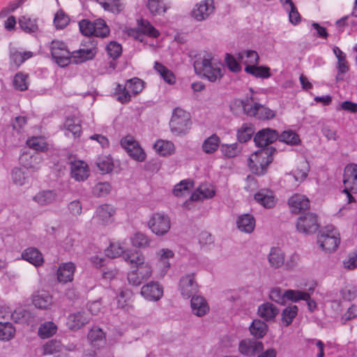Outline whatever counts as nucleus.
Wrapping results in <instances>:
<instances>
[{"label": "nucleus", "mask_w": 357, "mask_h": 357, "mask_svg": "<svg viewBox=\"0 0 357 357\" xmlns=\"http://www.w3.org/2000/svg\"><path fill=\"white\" fill-rule=\"evenodd\" d=\"M272 160L271 151L268 149H261L250 156L248 166L253 173L262 175Z\"/></svg>", "instance_id": "39448f33"}, {"label": "nucleus", "mask_w": 357, "mask_h": 357, "mask_svg": "<svg viewBox=\"0 0 357 357\" xmlns=\"http://www.w3.org/2000/svg\"><path fill=\"white\" fill-rule=\"evenodd\" d=\"M105 10L112 13H119L123 9L121 0H96Z\"/></svg>", "instance_id": "864d4df0"}, {"label": "nucleus", "mask_w": 357, "mask_h": 357, "mask_svg": "<svg viewBox=\"0 0 357 357\" xmlns=\"http://www.w3.org/2000/svg\"><path fill=\"white\" fill-rule=\"evenodd\" d=\"M263 349V343L254 340L245 339L241 340L238 344L239 352L246 356H253Z\"/></svg>", "instance_id": "4be33fe9"}, {"label": "nucleus", "mask_w": 357, "mask_h": 357, "mask_svg": "<svg viewBox=\"0 0 357 357\" xmlns=\"http://www.w3.org/2000/svg\"><path fill=\"white\" fill-rule=\"evenodd\" d=\"M268 261L273 268H279L284 264V253L279 248H272L268 255Z\"/></svg>", "instance_id": "72a5a7b5"}, {"label": "nucleus", "mask_w": 357, "mask_h": 357, "mask_svg": "<svg viewBox=\"0 0 357 357\" xmlns=\"http://www.w3.org/2000/svg\"><path fill=\"white\" fill-rule=\"evenodd\" d=\"M319 248L326 252H332L337 250L340 243V235L338 230L332 225L326 226L317 236Z\"/></svg>", "instance_id": "f03ea898"}, {"label": "nucleus", "mask_w": 357, "mask_h": 357, "mask_svg": "<svg viewBox=\"0 0 357 357\" xmlns=\"http://www.w3.org/2000/svg\"><path fill=\"white\" fill-rule=\"evenodd\" d=\"M291 213L298 214L310 208V200L304 195L296 193L288 199Z\"/></svg>", "instance_id": "6ab92c4d"}, {"label": "nucleus", "mask_w": 357, "mask_h": 357, "mask_svg": "<svg viewBox=\"0 0 357 357\" xmlns=\"http://www.w3.org/2000/svg\"><path fill=\"white\" fill-rule=\"evenodd\" d=\"M310 171V166L306 160L301 161L296 169L292 172L293 176L296 181L303 182L305 180Z\"/></svg>", "instance_id": "c03bdc74"}, {"label": "nucleus", "mask_w": 357, "mask_h": 357, "mask_svg": "<svg viewBox=\"0 0 357 357\" xmlns=\"http://www.w3.org/2000/svg\"><path fill=\"white\" fill-rule=\"evenodd\" d=\"M19 24L22 29L27 33L35 32L38 29L36 20L26 16H22L19 19Z\"/></svg>", "instance_id": "0e129e2a"}, {"label": "nucleus", "mask_w": 357, "mask_h": 357, "mask_svg": "<svg viewBox=\"0 0 357 357\" xmlns=\"http://www.w3.org/2000/svg\"><path fill=\"white\" fill-rule=\"evenodd\" d=\"M237 59L242 62L245 67L252 65H257L259 60L257 52L254 50H247L239 52L237 54Z\"/></svg>", "instance_id": "4c0bfd02"}, {"label": "nucleus", "mask_w": 357, "mask_h": 357, "mask_svg": "<svg viewBox=\"0 0 357 357\" xmlns=\"http://www.w3.org/2000/svg\"><path fill=\"white\" fill-rule=\"evenodd\" d=\"M96 165L102 174L110 172L114 167L112 159L109 155L100 156L96 160Z\"/></svg>", "instance_id": "5fc2aeb1"}, {"label": "nucleus", "mask_w": 357, "mask_h": 357, "mask_svg": "<svg viewBox=\"0 0 357 357\" xmlns=\"http://www.w3.org/2000/svg\"><path fill=\"white\" fill-rule=\"evenodd\" d=\"M41 157L38 155L31 154L30 153H23L20 157V163L28 169L37 171L40 168Z\"/></svg>", "instance_id": "c85d7f7f"}, {"label": "nucleus", "mask_w": 357, "mask_h": 357, "mask_svg": "<svg viewBox=\"0 0 357 357\" xmlns=\"http://www.w3.org/2000/svg\"><path fill=\"white\" fill-rule=\"evenodd\" d=\"M345 199L348 204L356 202L351 192L357 193V165L350 164L345 167L343 175Z\"/></svg>", "instance_id": "423d86ee"}, {"label": "nucleus", "mask_w": 357, "mask_h": 357, "mask_svg": "<svg viewBox=\"0 0 357 357\" xmlns=\"http://www.w3.org/2000/svg\"><path fill=\"white\" fill-rule=\"evenodd\" d=\"M27 146L37 151L44 152L48 150L49 145L43 137H31L26 140Z\"/></svg>", "instance_id": "de8ad7c7"}, {"label": "nucleus", "mask_w": 357, "mask_h": 357, "mask_svg": "<svg viewBox=\"0 0 357 357\" xmlns=\"http://www.w3.org/2000/svg\"><path fill=\"white\" fill-rule=\"evenodd\" d=\"M174 256V252L168 248H162L156 252L157 263L155 276L163 278L170 268L169 259Z\"/></svg>", "instance_id": "ddd939ff"}, {"label": "nucleus", "mask_w": 357, "mask_h": 357, "mask_svg": "<svg viewBox=\"0 0 357 357\" xmlns=\"http://www.w3.org/2000/svg\"><path fill=\"white\" fill-rule=\"evenodd\" d=\"M215 8L214 0H202L194 6L190 15L195 21L202 22L214 13Z\"/></svg>", "instance_id": "f8f14e48"}, {"label": "nucleus", "mask_w": 357, "mask_h": 357, "mask_svg": "<svg viewBox=\"0 0 357 357\" xmlns=\"http://www.w3.org/2000/svg\"><path fill=\"white\" fill-rule=\"evenodd\" d=\"M243 112L249 116L259 120H268L275 117V112L265 105L254 101L252 98H247L241 102Z\"/></svg>", "instance_id": "0eeeda50"}, {"label": "nucleus", "mask_w": 357, "mask_h": 357, "mask_svg": "<svg viewBox=\"0 0 357 357\" xmlns=\"http://www.w3.org/2000/svg\"><path fill=\"white\" fill-rule=\"evenodd\" d=\"M255 132L254 126L251 123H244L237 131V138L240 142L249 141Z\"/></svg>", "instance_id": "8fccbe9b"}, {"label": "nucleus", "mask_w": 357, "mask_h": 357, "mask_svg": "<svg viewBox=\"0 0 357 357\" xmlns=\"http://www.w3.org/2000/svg\"><path fill=\"white\" fill-rule=\"evenodd\" d=\"M66 129L70 132L75 137H79L81 133V126L77 119L68 117L65 122Z\"/></svg>", "instance_id": "4d7b16f0"}, {"label": "nucleus", "mask_w": 357, "mask_h": 357, "mask_svg": "<svg viewBox=\"0 0 357 357\" xmlns=\"http://www.w3.org/2000/svg\"><path fill=\"white\" fill-rule=\"evenodd\" d=\"M269 297L273 301L280 305H284L286 299L294 302H297L300 300H307L309 298V294L301 291L291 289L283 292L281 289L275 287L271 291Z\"/></svg>", "instance_id": "1a4fd4ad"}, {"label": "nucleus", "mask_w": 357, "mask_h": 357, "mask_svg": "<svg viewBox=\"0 0 357 357\" xmlns=\"http://www.w3.org/2000/svg\"><path fill=\"white\" fill-rule=\"evenodd\" d=\"M268 326L266 324L259 319L253 320L251 326H250V331L251 334L257 338L263 337L267 332Z\"/></svg>", "instance_id": "09e8293b"}, {"label": "nucleus", "mask_w": 357, "mask_h": 357, "mask_svg": "<svg viewBox=\"0 0 357 357\" xmlns=\"http://www.w3.org/2000/svg\"><path fill=\"white\" fill-rule=\"evenodd\" d=\"M131 242L134 247L145 248L150 245L151 239L144 234L137 232L131 238Z\"/></svg>", "instance_id": "052dcab7"}, {"label": "nucleus", "mask_w": 357, "mask_h": 357, "mask_svg": "<svg viewBox=\"0 0 357 357\" xmlns=\"http://www.w3.org/2000/svg\"><path fill=\"white\" fill-rule=\"evenodd\" d=\"M179 290L183 298H189L195 296L199 291V285L195 280L194 273H189L181 277L179 281Z\"/></svg>", "instance_id": "2eb2a0df"}, {"label": "nucleus", "mask_w": 357, "mask_h": 357, "mask_svg": "<svg viewBox=\"0 0 357 357\" xmlns=\"http://www.w3.org/2000/svg\"><path fill=\"white\" fill-rule=\"evenodd\" d=\"M146 6L150 13L153 16L162 15L169 8L164 0H148Z\"/></svg>", "instance_id": "58836bf2"}, {"label": "nucleus", "mask_w": 357, "mask_h": 357, "mask_svg": "<svg viewBox=\"0 0 357 357\" xmlns=\"http://www.w3.org/2000/svg\"><path fill=\"white\" fill-rule=\"evenodd\" d=\"M238 229L243 233L250 234L255 227V219L250 214L240 215L236 220Z\"/></svg>", "instance_id": "7c9ffc66"}, {"label": "nucleus", "mask_w": 357, "mask_h": 357, "mask_svg": "<svg viewBox=\"0 0 357 357\" xmlns=\"http://www.w3.org/2000/svg\"><path fill=\"white\" fill-rule=\"evenodd\" d=\"M62 345L59 341L52 340L47 342L41 348L42 354L52 355L61 351Z\"/></svg>", "instance_id": "6e6d98bb"}, {"label": "nucleus", "mask_w": 357, "mask_h": 357, "mask_svg": "<svg viewBox=\"0 0 357 357\" xmlns=\"http://www.w3.org/2000/svg\"><path fill=\"white\" fill-rule=\"evenodd\" d=\"M242 151V146L238 143L222 144L220 145V151L224 157L227 158H233L240 155Z\"/></svg>", "instance_id": "a19ab883"}, {"label": "nucleus", "mask_w": 357, "mask_h": 357, "mask_svg": "<svg viewBox=\"0 0 357 357\" xmlns=\"http://www.w3.org/2000/svg\"><path fill=\"white\" fill-rule=\"evenodd\" d=\"M16 334V328L10 322H0V340L8 342L13 340Z\"/></svg>", "instance_id": "ea45409f"}, {"label": "nucleus", "mask_w": 357, "mask_h": 357, "mask_svg": "<svg viewBox=\"0 0 357 357\" xmlns=\"http://www.w3.org/2000/svg\"><path fill=\"white\" fill-rule=\"evenodd\" d=\"M128 89L132 95H137L141 93L144 87V83L139 78L134 77L126 81Z\"/></svg>", "instance_id": "13d9d810"}, {"label": "nucleus", "mask_w": 357, "mask_h": 357, "mask_svg": "<svg viewBox=\"0 0 357 357\" xmlns=\"http://www.w3.org/2000/svg\"><path fill=\"white\" fill-rule=\"evenodd\" d=\"M57 326L53 321H45L40 324L38 334L43 339L49 338L56 334Z\"/></svg>", "instance_id": "a18cd8bd"}, {"label": "nucleus", "mask_w": 357, "mask_h": 357, "mask_svg": "<svg viewBox=\"0 0 357 357\" xmlns=\"http://www.w3.org/2000/svg\"><path fill=\"white\" fill-rule=\"evenodd\" d=\"M298 307L291 305L285 307L281 314L282 322L285 327L289 326L298 314Z\"/></svg>", "instance_id": "49530a36"}, {"label": "nucleus", "mask_w": 357, "mask_h": 357, "mask_svg": "<svg viewBox=\"0 0 357 357\" xmlns=\"http://www.w3.org/2000/svg\"><path fill=\"white\" fill-rule=\"evenodd\" d=\"M203 75L212 82L220 80L223 75V66L211 53H205L200 62Z\"/></svg>", "instance_id": "7ed1b4c3"}, {"label": "nucleus", "mask_w": 357, "mask_h": 357, "mask_svg": "<svg viewBox=\"0 0 357 357\" xmlns=\"http://www.w3.org/2000/svg\"><path fill=\"white\" fill-rule=\"evenodd\" d=\"M90 174L89 165L82 160H74L70 162V175L77 181H84Z\"/></svg>", "instance_id": "412c9836"}, {"label": "nucleus", "mask_w": 357, "mask_h": 357, "mask_svg": "<svg viewBox=\"0 0 357 357\" xmlns=\"http://www.w3.org/2000/svg\"><path fill=\"white\" fill-rule=\"evenodd\" d=\"M11 178L13 183L17 185L22 186L28 182V177L20 168H14L11 172Z\"/></svg>", "instance_id": "69168bd1"}, {"label": "nucleus", "mask_w": 357, "mask_h": 357, "mask_svg": "<svg viewBox=\"0 0 357 357\" xmlns=\"http://www.w3.org/2000/svg\"><path fill=\"white\" fill-rule=\"evenodd\" d=\"M97 53V48L93 46L87 49H80L72 54V57L76 63L85 62L93 59Z\"/></svg>", "instance_id": "f704fd0d"}, {"label": "nucleus", "mask_w": 357, "mask_h": 357, "mask_svg": "<svg viewBox=\"0 0 357 357\" xmlns=\"http://www.w3.org/2000/svg\"><path fill=\"white\" fill-rule=\"evenodd\" d=\"M190 305L192 313L197 317H202L209 312V306L206 299L201 296H193Z\"/></svg>", "instance_id": "a878e982"}, {"label": "nucleus", "mask_w": 357, "mask_h": 357, "mask_svg": "<svg viewBox=\"0 0 357 357\" xmlns=\"http://www.w3.org/2000/svg\"><path fill=\"white\" fill-rule=\"evenodd\" d=\"M114 94L116 100L122 104L128 103L131 100V94L128 89L126 84L125 85L118 84L115 89Z\"/></svg>", "instance_id": "603ef678"}, {"label": "nucleus", "mask_w": 357, "mask_h": 357, "mask_svg": "<svg viewBox=\"0 0 357 357\" xmlns=\"http://www.w3.org/2000/svg\"><path fill=\"white\" fill-rule=\"evenodd\" d=\"M51 54L55 62L65 67L70 62L71 54L66 44L60 40H53L50 46Z\"/></svg>", "instance_id": "9b49d317"}, {"label": "nucleus", "mask_w": 357, "mask_h": 357, "mask_svg": "<svg viewBox=\"0 0 357 357\" xmlns=\"http://www.w3.org/2000/svg\"><path fill=\"white\" fill-rule=\"evenodd\" d=\"M123 259L132 268L127 275V280L130 284L138 287L144 281L151 278L153 273V266L142 252H126L123 255Z\"/></svg>", "instance_id": "f257e3e1"}, {"label": "nucleus", "mask_w": 357, "mask_h": 357, "mask_svg": "<svg viewBox=\"0 0 357 357\" xmlns=\"http://www.w3.org/2000/svg\"><path fill=\"white\" fill-rule=\"evenodd\" d=\"M153 149L161 156H168L174 153L176 149L172 142L158 139L153 144Z\"/></svg>", "instance_id": "c9c22d12"}, {"label": "nucleus", "mask_w": 357, "mask_h": 357, "mask_svg": "<svg viewBox=\"0 0 357 357\" xmlns=\"http://www.w3.org/2000/svg\"><path fill=\"white\" fill-rule=\"evenodd\" d=\"M190 116L188 112L181 108L174 109L169 122L172 133L175 136L184 135L190 128Z\"/></svg>", "instance_id": "20e7f679"}, {"label": "nucleus", "mask_w": 357, "mask_h": 357, "mask_svg": "<svg viewBox=\"0 0 357 357\" xmlns=\"http://www.w3.org/2000/svg\"><path fill=\"white\" fill-rule=\"evenodd\" d=\"M115 213L113 206L105 204L96 208L94 218L100 225H107L113 222Z\"/></svg>", "instance_id": "a211bd4d"}, {"label": "nucleus", "mask_w": 357, "mask_h": 357, "mask_svg": "<svg viewBox=\"0 0 357 357\" xmlns=\"http://www.w3.org/2000/svg\"><path fill=\"white\" fill-rule=\"evenodd\" d=\"M57 197L56 191L44 190L36 194L33 197V200L39 206H45L54 203L57 200Z\"/></svg>", "instance_id": "bb28decb"}, {"label": "nucleus", "mask_w": 357, "mask_h": 357, "mask_svg": "<svg viewBox=\"0 0 357 357\" xmlns=\"http://www.w3.org/2000/svg\"><path fill=\"white\" fill-rule=\"evenodd\" d=\"M220 144V137L217 135L213 134L204 141L202 149L206 153L211 154L218 150Z\"/></svg>", "instance_id": "79ce46f5"}, {"label": "nucleus", "mask_w": 357, "mask_h": 357, "mask_svg": "<svg viewBox=\"0 0 357 357\" xmlns=\"http://www.w3.org/2000/svg\"><path fill=\"white\" fill-rule=\"evenodd\" d=\"M140 294L149 301H158L163 296V288L158 282L151 281L142 287Z\"/></svg>", "instance_id": "f3484780"}, {"label": "nucleus", "mask_w": 357, "mask_h": 357, "mask_svg": "<svg viewBox=\"0 0 357 357\" xmlns=\"http://www.w3.org/2000/svg\"><path fill=\"white\" fill-rule=\"evenodd\" d=\"M278 312V307L268 302L260 305L257 310V314L267 321L274 320Z\"/></svg>", "instance_id": "c756f323"}, {"label": "nucleus", "mask_w": 357, "mask_h": 357, "mask_svg": "<svg viewBox=\"0 0 357 357\" xmlns=\"http://www.w3.org/2000/svg\"><path fill=\"white\" fill-rule=\"evenodd\" d=\"M245 71L256 77L266 79L271 76L270 68L267 66L252 65L245 68Z\"/></svg>", "instance_id": "37998d69"}, {"label": "nucleus", "mask_w": 357, "mask_h": 357, "mask_svg": "<svg viewBox=\"0 0 357 357\" xmlns=\"http://www.w3.org/2000/svg\"><path fill=\"white\" fill-rule=\"evenodd\" d=\"M75 268V265L71 261L61 264L57 271L59 282L63 283L71 282L73 279Z\"/></svg>", "instance_id": "cd10ccee"}, {"label": "nucleus", "mask_w": 357, "mask_h": 357, "mask_svg": "<svg viewBox=\"0 0 357 357\" xmlns=\"http://www.w3.org/2000/svg\"><path fill=\"white\" fill-rule=\"evenodd\" d=\"M296 227L300 233L310 234L317 231L319 224L317 215L308 213L298 218Z\"/></svg>", "instance_id": "4468645a"}, {"label": "nucleus", "mask_w": 357, "mask_h": 357, "mask_svg": "<svg viewBox=\"0 0 357 357\" xmlns=\"http://www.w3.org/2000/svg\"><path fill=\"white\" fill-rule=\"evenodd\" d=\"M121 145L129 155L137 161H144L146 153L132 136H126L121 140Z\"/></svg>", "instance_id": "dca6fc26"}, {"label": "nucleus", "mask_w": 357, "mask_h": 357, "mask_svg": "<svg viewBox=\"0 0 357 357\" xmlns=\"http://www.w3.org/2000/svg\"><path fill=\"white\" fill-rule=\"evenodd\" d=\"M22 257L35 266H41L44 261L42 253L35 248H28L24 250L22 253Z\"/></svg>", "instance_id": "2f4dec72"}, {"label": "nucleus", "mask_w": 357, "mask_h": 357, "mask_svg": "<svg viewBox=\"0 0 357 357\" xmlns=\"http://www.w3.org/2000/svg\"><path fill=\"white\" fill-rule=\"evenodd\" d=\"M278 137L276 130L271 128H264L259 130L255 136L254 141L256 146L264 148L273 143Z\"/></svg>", "instance_id": "5701e85b"}, {"label": "nucleus", "mask_w": 357, "mask_h": 357, "mask_svg": "<svg viewBox=\"0 0 357 357\" xmlns=\"http://www.w3.org/2000/svg\"><path fill=\"white\" fill-rule=\"evenodd\" d=\"M81 33L86 36H95L105 38L109 33V29L102 19H97L93 22L82 20L79 22Z\"/></svg>", "instance_id": "6e6552de"}, {"label": "nucleus", "mask_w": 357, "mask_h": 357, "mask_svg": "<svg viewBox=\"0 0 357 357\" xmlns=\"http://www.w3.org/2000/svg\"><path fill=\"white\" fill-rule=\"evenodd\" d=\"M148 227L158 236L167 234L171 228L169 218L162 213H153L147 222Z\"/></svg>", "instance_id": "9d476101"}, {"label": "nucleus", "mask_w": 357, "mask_h": 357, "mask_svg": "<svg viewBox=\"0 0 357 357\" xmlns=\"http://www.w3.org/2000/svg\"><path fill=\"white\" fill-rule=\"evenodd\" d=\"M192 187L190 182L182 181L174 186L173 193L176 197L185 196L190 193Z\"/></svg>", "instance_id": "338daca9"}, {"label": "nucleus", "mask_w": 357, "mask_h": 357, "mask_svg": "<svg viewBox=\"0 0 357 357\" xmlns=\"http://www.w3.org/2000/svg\"><path fill=\"white\" fill-rule=\"evenodd\" d=\"M105 255L109 258H116L124 253V248L120 242L111 243L105 250Z\"/></svg>", "instance_id": "680f3d73"}, {"label": "nucleus", "mask_w": 357, "mask_h": 357, "mask_svg": "<svg viewBox=\"0 0 357 357\" xmlns=\"http://www.w3.org/2000/svg\"><path fill=\"white\" fill-rule=\"evenodd\" d=\"M255 200L266 208H273L276 204L273 192L268 189H261L255 195Z\"/></svg>", "instance_id": "b1692460"}, {"label": "nucleus", "mask_w": 357, "mask_h": 357, "mask_svg": "<svg viewBox=\"0 0 357 357\" xmlns=\"http://www.w3.org/2000/svg\"><path fill=\"white\" fill-rule=\"evenodd\" d=\"M154 68L167 83L169 84L175 83L176 77L174 75L167 67L159 62H155Z\"/></svg>", "instance_id": "3c124183"}, {"label": "nucleus", "mask_w": 357, "mask_h": 357, "mask_svg": "<svg viewBox=\"0 0 357 357\" xmlns=\"http://www.w3.org/2000/svg\"><path fill=\"white\" fill-rule=\"evenodd\" d=\"M280 141L294 146L301 143L299 136L292 130H285L279 137Z\"/></svg>", "instance_id": "bf43d9fd"}, {"label": "nucleus", "mask_w": 357, "mask_h": 357, "mask_svg": "<svg viewBox=\"0 0 357 357\" xmlns=\"http://www.w3.org/2000/svg\"><path fill=\"white\" fill-rule=\"evenodd\" d=\"M215 194V187L210 183H204L199 185L197 190L192 194L191 199L197 201L201 199L212 198Z\"/></svg>", "instance_id": "473e14b6"}, {"label": "nucleus", "mask_w": 357, "mask_h": 357, "mask_svg": "<svg viewBox=\"0 0 357 357\" xmlns=\"http://www.w3.org/2000/svg\"><path fill=\"white\" fill-rule=\"evenodd\" d=\"M284 8L289 13V22L294 25L301 22V15L291 0H280Z\"/></svg>", "instance_id": "e433bc0d"}, {"label": "nucleus", "mask_w": 357, "mask_h": 357, "mask_svg": "<svg viewBox=\"0 0 357 357\" xmlns=\"http://www.w3.org/2000/svg\"><path fill=\"white\" fill-rule=\"evenodd\" d=\"M91 317L86 311H79L69 314L67 325L70 330L77 331L89 323Z\"/></svg>", "instance_id": "aec40b11"}, {"label": "nucleus", "mask_w": 357, "mask_h": 357, "mask_svg": "<svg viewBox=\"0 0 357 357\" xmlns=\"http://www.w3.org/2000/svg\"><path fill=\"white\" fill-rule=\"evenodd\" d=\"M28 75L23 73H17L13 79L14 87L19 91H25L28 89Z\"/></svg>", "instance_id": "774afa93"}, {"label": "nucleus", "mask_w": 357, "mask_h": 357, "mask_svg": "<svg viewBox=\"0 0 357 357\" xmlns=\"http://www.w3.org/2000/svg\"><path fill=\"white\" fill-rule=\"evenodd\" d=\"M32 303L37 308L47 310L53 305V298L47 291H38L33 295Z\"/></svg>", "instance_id": "393cba45"}, {"label": "nucleus", "mask_w": 357, "mask_h": 357, "mask_svg": "<svg viewBox=\"0 0 357 357\" xmlns=\"http://www.w3.org/2000/svg\"><path fill=\"white\" fill-rule=\"evenodd\" d=\"M87 338L90 344L95 346L104 340L105 334L100 328L94 327L88 333Z\"/></svg>", "instance_id": "e2e57ef3"}]
</instances>
